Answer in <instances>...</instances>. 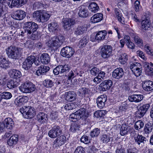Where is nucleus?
I'll return each instance as SVG.
<instances>
[{
  "label": "nucleus",
  "mask_w": 153,
  "mask_h": 153,
  "mask_svg": "<svg viewBox=\"0 0 153 153\" xmlns=\"http://www.w3.org/2000/svg\"><path fill=\"white\" fill-rule=\"evenodd\" d=\"M20 91L23 93H30L34 91L36 89L35 85L30 82H26L22 85L19 88Z\"/></svg>",
  "instance_id": "5"
},
{
  "label": "nucleus",
  "mask_w": 153,
  "mask_h": 153,
  "mask_svg": "<svg viewBox=\"0 0 153 153\" xmlns=\"http://www.w3.org/2000/svg\"><path fill=\"white\" fill-rule=\"evenodd\" d=\"M10 67L9 62L2 55H0V68L6 69Z\"/></svg>",
  "instance_id": "22"
},
{
  "label": "nucleus",
  "mask_w": 153,
  "mask_h": 153,
  "mask_svg": "<svg viewBox=\"0 0 153 153\" xmlns=\"http://www.w3.org/2000/svg\"><path fill=\"white\" fill-rule=\"evenodd\" d=\"M137 55L139 56L144 60L146 61L147 60V58L145 57L143 53L140 51H137Z\"/></svg>",
  "instance_id": "64"
},
{
  "label": "nucleus",
  "mask_w": 153,
  "mask_h": 153,
  "mask_svg": "<svg viewBox=\"0 0 153 153\" xmlns=\"http://www.w3.org/2000/svg\"><path fill=\"white\" fill-rule=\"evenodd\" d=\"M75 23V20L74 19H66L63 22V26L65 30H69L71 26L74 25Z\"/></svg>",
  "instance_id": "16"
},
{
  "label": "nucleus",
  "mask_w": 153,
  "mask_h": 153,
  "mask_svg": "<svg viewBox=\"0 0 153 153\" xmlns=\"http://www.w3.org/2000/svg\"><path fill=\"white\" fill-rule=\"evenodd\" d=\"M128 60V56L125 53H122L119 57V61L122 64H125Z\"/></svg>",
  "instance_id": "39"
},
{
  "label": "nucleus",
  "mask_w": 153,
  "mask_h": 153,
  "mask_svg": "<svg viewBox=\"0 0 153 153\" xmlns=\"http://www.w3.org/2000/svg\"><path fill=\"white\" fill-rule=\"evenodd\" d=\"M35 58V56H28L23 62V68L27 70L30 69L33 63Z\"/></svg>",
  "instance_id": "13"
},
{
  "label": "nucleus",
  "mask_w": 153,
  "mask_h": 153,
  "mask_svg": "<svg viewBox=\"0 0 153 153\" xmlns=\"http://www.w3.org/2000/svg\"><path fill=\"white\" fill-rule=\"evenodd\" d=\"M89 91V89L85 88H82L79 90V94H81L82 96H84L87 94H88Z\"/></svg>",
  "instance_id": "47"
},
{
  "label": "nucleus",
  "mask_w": 153,
  "mask_h": 153,
  "mask_svg": "<svg viewBox=\"0 0 153 153\" xmlns=\"http://www.w3.org/2000/svg\"><path fill=\"white\" fill-rule=\"evenodd\" d=\"M99 8V6L95 2L91 3L89 5V10L94 13L97 12Z\"/></svg>",
  "instance_id": "42"
},
{
  "label": "nucleus",
  "mask_w": 153,
  "mask_h": 153,
  "mask_svg": "<svg viewBox=\"0 0 153 153\" xmlns=\"http://www.w3.org/2000/svg\"><path fill=\"white\" fill-rule=\"evenodd\" d=\"M79 115L82 118L84 116L86 117V109L84 108H81L76 111Z\"/></svg>",
  "instance_id": "54"
},
{
  "label": "nucleus",
  "mask_w": 153,
  "mask_h": 153,
  "mask_svg": "<svg viewBox=\"0 0 153 153\" xmlns=\"http://www.w3.org/2000/svg\"><path fill=\"white\" fill-rule=\"evenodd\" d=\"M9 74L10 77L14 78H17L20 77L21 76V72L16 69H13L10 70Z\"/></svg>",
  "instance_id": "31"
},
{
  "label": "nucleus",
  "mask_w": 153,
  "mask_h": 153,
  "mask_svg": "<svg viewBox=\"0 0 153 153\" xmlns=\"http://www.w3.org/2000/svg\"><path fill=\"white\" fill-rule=\"evenodd\" d=\"M26 16V13L22 10H18L15 11L12 15V17L15 20H21Z\"/></svg>",
  "instance_id": "14"
},
{
  "label": "nucleus",
  "mask_w": 153,
  "mask_h": 153,
  "mask_svg": "<svg viewBox=\"0 0 153 153\" xmlns=\"http://www.w3.org/2000/svg\"><path fill=\"white\" fill-rule=\"evenodd\" d=\"M132 37L134 39L135 42L139 45H143V41L142 39L137 35L133 34Z\"/></svg>",
  "instance_id": "41"
},
{
  "label": "nucleus",
  "mask_w": 153,
  "mask_h": 153,
  "mask_svg": "<svg viewBox=\"0 0 153 153\" xmlns=\"http://www.w3.org/2000/svg\"><path fill=\"white\" fill-rule=\"evenodd\" d=\"M66 100H67L72 101L76 99V95L75 93L72 91H69L65 93Z\"/></svg>",
  "instance_id": "33"
},
{
  "label": "nucleus",
  "mask_w": 153,
  "mask_h": 153,
  "mask_svg": "<svg viewBox=\"0 0 153 153\" xmlns=\"http://www.w3.org/2000/svg\"><path fill=\"white\" fill-rule=\"evenodd\" d=\"M142 87L145 91H149L153 90V82L149 80H146L143 82Z\"/></svg>",
  "instance_id": "18"
},
{
  "label": "nucleus",
  "mask_w": 153,
  "mask_h": 153,
  "mask_svg": "<svg viewBox=\"0 0 153 153\" xmlns=\"http://www.w3.org/2000/svg\"><path fill=\"white\" fill-rule=\"evenodd\" d=\"M111 138L107 134H103L101 137V140L104 143H107L110 141Z\"/></svg>",
  "instance_id": "53"
},
{
  "label": "nucleus",
  "mask_w": 153,
  "mask_h": 153,
  "mask_svg": "<svg viewBox=\"0 0 153 153\" xmlns=\"http://www.w3.org/2000/svg\"><path fill=\"white\" fill-rule=\"evenodd\" d=\"M106 111L104 110L98 111L94 114V116L97 118L103 117L105 114Z\"/></svg>",
  "instance_id": "48"
},
{
  "label": "nucleus",
  "mask_w": 153,
  "mask_h": 153,
  "mask_svg": "<svg viewBox=\"0 0 153 153\" xmlns=\"http://www.w3.org/2000/svg\"><path fill=\"white\" fill-rule=\"evenodd\" d=\"M91 74L93 75L96 76L99 73V70L97 67H94L90 71Z\"/></svg>",
  "instance_id": "59"
},
{
  "label": "nucleus",
  "mask_w": 153,
  "mask_h": 153,
  "mask_svg": "<svg viewBox=\"0 0 153 153\" xmlns=\"http://www.w3.org/2000/svg\"><path fill=\"white\" fill-rule=\"evenodd\" d=\"M103 18V15L102 13H98L94 15L91 18V22L95 23L101 21Z\"/></svg>",
  "instance_id": "24"
},
{
  "label": "nucleus",
  "mask_w": 153,
  "mask_h": 153,
  "mask_svg": "<svg viewBox=\"0 0 153 153\" xmlns=\"http://www.w3.org/2000/svg\"><path fill=\"white\" fill-rule=\"evenodd\" d=\"M88 41V37H84L79 41V47H84L85 46Z\"/></svg>",
  "instance_id": "44"
},
{
  "label": "nucleus",
  "mask_w": 153,
  "mask_h": 153,
  "mask_svg": "<svg viewBox=\"0 0 153 153\" xmlns=\"http://www.w3.org/2000/svg\"><path fill=\"white\" fill-rule=\"evenodd\" d=\"M50 69V68L48 66L42 65L40 66L36 71V74L38 76L43 74L48 71Z\"/></svg>",
  "instance_id": "25"
},
{
  "label": "nucleus",
  "mask_w": 153,
  "mask_h": 153,
  "mask_svg": "<svg viewBox=\"0 0 153 153\" xmlns=\"http://www.w3.org/2000/svg\"><path fill=\"white\" fill-rule=\"evenodd\" d=\"M24 28L25 32L27 34H31L32 33V36H34V37H37L34 33L38 29V25L35 23L32 22H28L25 23Z\"/></svg>",
  "instance_id": "2"
},
{
  "label": "nucleus",
  "mask_w": 153,
  "mask_h": 153,
  "mask_svg": "<svg viewBox=\"0 0 153 153\" xmlns=\"http://www.w3.org/2000/svg\"><path fill=\"white\" fill-rule=\"evenodd\" d=\"M79 8L78 14L79 16L85 17L88 16V11L85 9L84 6H81L79 7Z\"/></svg>",
  "instance_id": "36"
},
{
  "label": "nucleus",
  "mask_w": 153,
  "mask_h": 153,
  "mask_svg": "<svg viewBox=\"0 0 153 153\" xmlns=\"http://www.w3.org/2000/svg\"><path fill=\"white\" fill-rule=\"evenodd\" d=\"M70 66L68 64L59 65L54 69L53 72L55 75H58L59 74L66 73L70 70Z\"/></svg>",
  "instance_id": "8"
},
{
  "label": "nucleus",
  "mask_w": 153,
  "mask_h": 153,
  "mask_svg": "<svg viewBox=\"0 0 153 153\" xmlns=\"http://www.w3.org/2000/svg\"><path fill=\"white\" fill-rule=\"evenodd\" d=\"M27 0H11V5L10 6L18 7L25 4Z\"/></svg>",
  "instance_id": "32"
},
{
  "label": "nucleus",
  "mask_w": 153,
  "mask_h": 153,
  "mask_svg": "<svg viewBox=\"0 0 153 153\" xmlns=\"http://www.w3.org/2000/svg\"><path fill=\"white\" fill-rule=\"evenodd\" d=\"M74 153H85V149L82 146H78L76 149Z\"/></svg>",
  "instance_id": "61"
},
{
  "label": "nucleus",
  "mask_w": 153,
  "mask_h": 153,
  "mask_svg": "<svg viewBox=\"0 0 153 153\" xmlns=\"http://www.w3.org/2000/svg\"><path fill=\"white\" fill-rule=\"evenodd\" d=\"M143 95L141 94H134L128 97L129 101L131 102H140L143 99Z\"/></svg>",
  "instance_id": "21"
},
{
  "label": "nucleus",
  "mask_w": 153,
  "mask_h": 153,
  "mask_svg": "<svg viewBox=\"0 0 153 153\" xmlns=\"http://www.w3.org/2000/svg\"><path fill=\"white\" fill-rule=\"evenodd\" d=\"M48 27L49 30L50 31H53L56 30L58 27V24L57 23L53 22L49 24Z\"/></svg>",
  "instance_id": "46"
},
{
  "label": "nucleus",
  "mask_w": 153,
  "mask_h": 153,
  "mask_svg": "<svg viewBox=\"0 0 153 153\" xmlns=\"http://www.w3.org/2000/svg\"><path fill=\"white\" fill-rule=\"evenodd\" d=\"M66 141V138L64 135H61L57 137L53 142V146L54 148H58L64 144Z\"/></svg>",
  "instance_id": "15"
},
{
  "label": "nucleus",
  "mask_w": 153,
  "mask_h": 153,
  "mask_svg": "<svg viewBox=\"0 0 153 153\" xmlns=\"http://www.w3.org/2000/svg\"><path fill=\"white\" fill-rule=\"evenodd\" d=\"M144 50L146 52V53L150 55H153V51L151 48L149 46L146 45L144 46Z\"/></svg>",
  "instance_id": "58"
},
{
  "label": "nucleus",
  "mask_w": 153,
  "mask_h": 153,
  "mask_svg": "<svg viewBox=\"0 0 153 153\" xmlns=\"http://www.w3.org/2000/svg\"><path fill=\"white\" fill-rule=\"evenodd\" d=\"M76 74L77 75L78 74V73L74 71H70L68 75V80H70L73 79L75 76H76Z\"/></svg>",
  "instance_id": "56"
},
{
  "label": "nucleus",
  "mask_w": 153,
  "mask_h": 153,
  "mask_svg": "<svg viewBox=\"0 0 153 153\" xmlns=\"http://www.w3.org/2000/svg\"><path fill=\"white\" fill-rule=\"evenodd\" d=\"M50 16V14L44 10L35 11L33 14V18L39 22H43L48 21Z\"/></svg>",
  "instance_id": "1"
},
{
  "label": "nucleus",
  "mask_w": 153,
  "mask_h": 153,
  "mask_svg": "<svg viewBox=\"0 0 153 153\" xmlns=\"http://www.w3.org/2000/svg\"><path fill=\"white\" fill-rule=\"evenodd\" d=\"M47 115L43 112L39 113L37 116V120L41 123L46 121Z\"/></svg>",
  "instance_id": "37"
},
{
  "label": "nucleus",
  "mask_w": 153,
  "mask_h": 153,
  "mask_svg": "<svg viewBox=\"0 0 153 153\" xmlns=\"http://www.w3.org/2000/svg\"><path fill=\"white\" fill-rule=\"evenodd\" d=\"M141 25L142 29L148 30L150 26V21L148 19H145L141 21Z\"/></svg>",
  "instance_id": "28"
},
{
  "label": "nucleus",
  "mask_w": 153,
  "mask_h": 153,
  "mask_svg": "<svg viewBox=\"0 0 153 153\" xmlns=\"http://www.w3.org/2000/svg\"><path fill=\"white\" fill-rule=\"evenodd\" d=\"M7 86L10 89L15 88L17 86V83L13 80H11L7 83Z\"/></svg>",
  "instance_id": "51"
},
{
  "label": "nucleus",
  "mask_w": 153,
  "mask_h": 153,
  "mask_svg": "<svg viewBox=\"0 0 153 153\" xmlns=\"http://www.w3.org/2000/svg\"><path fill=\"white\" fill-rule=\"evenodd\" d=\"M129 129L130 128L128 125L125 124H123L122 125L120 129V134L122 136L126 135L129 131Z\"/></svg>",
  "instance_id": "34"
},
{
  "label": "nucleus",
  "mask_w": 153,
  "mask_h": 153,
  "mask_svg": "<svg viewBox=\"0 0 153 153\" xmlns=\"http://www.w3.org/2000/svg\"><path fill=\"white\" fill-rule=\"evenodd\" d=\"M12 97L11 94L8 92H4L1 94V97L5 99H10Z\"/></svg>",
  "instance_id": "50"
},
{
  "label": "nucleus",
  "mask_w": 153,
  "mask_h": 153,
  "mask_svg": "<svg viewBox=\"0 0 153 153\" xmlns=\"http://www.w3.org/2000/svg\"><path fill=\"white\" fill-rule=\"evenodd\" d=\"M145 72L146 74L148 75L152 76L153 75V68L150 67L145 69Z\"/></svg>",
  "instance_id": "63"
},
{
  "label": "nucleus",
  "mask_w": 153,
  "mask_h": 153,
  "mask_svg": "<svg viewBox=\"0 0 153 153\" xmlns=\"http://www.w3.org/2000/svg\"><path fill=\"white\" fill-rule=\"evenodd\" d=\"M62 131L59 126H55L49 131L48 133V135L51 138H55L59 136L62 133Z\"/></svg>",
  "instance_id": "10"
},
{
  "label": "nucleus",
  "mask_w": 153,
  "mask_h": 153,
  "mask_svg": "<svg viewBox=\"0 0 153 153\" xmlns=\"http://www.w3.org/2000/svg\"><path fill=\"white\" fill-rule=\"evenodd\" d=\"M64 108L67 110H71L75 108V105L73 103H69L65 105Z\"/></svg>",
  "instance_id": "60"
},
{
  "label": "nucleus",
  "mask_w": 153,
  "mask_h": 153,
  "mask_svg": "<svg viewBox=\"0 0 153 153\" xmlns=\"http://www.w3.org/2000/svg\"><path fill=\"white\" fill-rule=\"evenodd\" d=\"M43 84L47 88H51L53 85V82L50 79L45 80L43 82Z\"/></svg>",
  "instance_id": "49"
},
{
  "label": "nucleus",
  "mask_w": 153,
  "mask_h": 153,
  "mask_svg": "<svg viewBox=\"0 0 153 153\" xmlns=\"http://www.w3.org/2000/svg\"><path fill=\"white\" fill-rule=\"evenodd\" d=\"M28 100V97L27 96H20L15 100L14 102L17 106H20L24 103L26 102Z\"/></svg>",
  "instance_id": "20"
},
{
  "label": "nucleus",
  "mask_w": 153,
  "mask_h": 153,
  "mask_svg": "<svg viewBox=\"0 0 153 153\" xmlns=\"http://www.w3.org/2000/svg\"><path fill=\"white\" fill-rule=\"evenodd\" d=\"M80 140L82 142L85 144L88 143L90 141L88 137L85 135L82 136Z\"/></svg>",
  "instance_id": "62"
},
{
  "label": "nucleus",
  "mask_w": 153,
  "mask_h": 153,
  "mask_svg": "<svg viewBox=\"0 0 153 153\" xmlns=\"http://www.w3.org/2000/svg\"><path fill=\"white\" fill-rule=\"evenodd\" d=\"M5 128L7 129H11L13 128L14 126L13 120L10 118H6L4 121Z\"/></svg>",
  "instance_id": "26"
},
{
  "label": "nucleus",
  "mask_w": 153,
  "mask_h": 153,
  "mask_svg": "<svg viewBox=\"0 0 153 153\" xmlns=\"http://www.w3.org/2000/svg\"><path fill=\"white\" fill-rule=\"evenodd\" d=\"M112 82L111 80H105L100 84V89L101 91H103L108 90L112 85Z\"/></svg>",
  "instance_id": "17"
},
{
  "label": "nucleus",
  "mask_w": 153,
  "mask_h": 153,
  "mask_svg": "<svg viewBox=\"0 0 153 153\" xmlns=\"http://www.w3.org/2000/svg\"><path fill=\"white\" fill-rule=\"evenodd\" d=\"M40 59L41 62L44 64H47L50 62V57L47 53H42L40 56Z\"/></svg>",
  "instance_id": "27"
},
{
  "label": "nucleus",
  "mask_w": 153,
  "mask_h": 153,
  "mask_svg": "<svg viewBox=\"0 0 153 153\" xmlns=\"http://www.w3.org/2000/svg\"><path fill=\"white\" fill-rule=\"evenodd\" d=\"M18 136L17 134L11 136L7 141V144L10 146H12L16 144L18 140Z\"/></svg>",
  "instance_id": "29"
},
{
  "label": "nucleus",
  "mask_w": 153,
  "mask_h": 153,
  "mask_svg": "<svg viewBox=\"0 0 153 153\" xmlns=\"http://www.w3.org/2000/svg\"><path fill=\"white\" fill-rule=\"evenodd\" d=\"M153 123L150 122L146 124L144 128L145 133L148 134L152 132L153 129Z\"/></svg>",
  "instance_id": "35"
},
{
  "label": "nucleus",
  "mask_w": 153,
  "mask_h": 153,
  "mask_svg": "<svg viewBox=\"0 0 153 153\" xmlns=\"http://www.w3.org/2000/svg\"><path fill=\"white\" fill-rule=\"evenodd\" d=\"M115 11L116 15L118 21L122 23H123L124 22V20L122 18V14L119 10L118 9H115Z\"/></svg>",
  "instance_id": "45"
},
{
  "label": "nucleus",
  "mask_w": 153,
  "mask_h": 153,
  "mask_svg": "<svg viewBox=\"0 0 153 153\" xmlns=\"http://www.w3.org/2000/svg\"><path fill=\"white\" fill-rule=\"evenodd\" d=\"M100 133V129L98 128H96L91 131L90 135L92 137H97L99 135Z\"/></svg>",
  "instance_id": "52"
},
{
  "label": "nucleus",
  "mask_w": 153,
  "mask_h": 153,
  "mask_svg": "<svg viewBox=\"0 0 153 153\" xmlns=\"http://www.w3.org/2000/svg\"><path fill=\"white\" fill-rule=\"evenodd\" d=\"M112 47L110 45H105L102 47L100 53L102 57L104 59L108 58L112 55Z\"/></svg>",
  "instance_id": "6"
},
{
  "label": "nucleus",
  "mask_w": 153,
  "mask_h": 153,
  "mask_svg": "<svg viewBox=\"0 0 153 153\" xmlns=\"http://www.w3.org/2000/svg\"><path fill=\"white\" fill-rule=\"evenodd\" d=\"M150 107L149 104L147 103L140 106L135 112L136 117L141 118L143 117Z\"/></svg>",
  "instance_id": "9"
},
{
  "label": "nucleus",
  "mask_w": 153,
  "mask_h": 153,
  "mask_svg": "<svg viewBox=\"0 0 153 153\" xmlns=\"http://www.w3.org/2000/svg\"><path fill=\"white\" fill-rule=\"evenodd\" d=\"M20 49L16 47L10 46L7 50V54L10 58L13 59H17L20 56Z\"/></svg>",
  "instance_id": "4"
},
{
  "label": "nucleus",
  "mask_w": 153,
  "mask_h": 153,
  "mask_svg": "<svg viewBox=\"0 0 153 153\" xmlns=\"http://www.w3.org/2000/svg\"><path fill=\"white\" fill-rule=\"evenodd\" d=\"M87 28L86 25L79 26L75 31V34L77 35L82 34L86 32L87 30Z\"/></svg>",
  "instance_id": "30"
},
{
  "label": "nucleus",
  "mask_w": 153,
  "mask_h": 153,
  "mask_svg": "<svg viewBox=\"0 0 153 153\" xmlns=\"http://www.w3.org/2000/svg\"><path fill=\"white\" fill-rule=\"evenodd\" d=\"M134 8L136 12H139L140 10V2L138 0L136 1L134 4Z\"/></svg>",
  "instance_id": "57"
},
{
  "label": "nucleus",
  "mask_w": 153,
  "mask_h": 153,
  "mask_svg": "<svg viewBox=\"0 0 153 153\" xmlns=\"http://www.w3.org/2000/svg\"><path fill=\"white\" fill-rule=\"evenodd\" d=\"M62 37L55 36L52 39V41L49 42L48 46L50 47H53L58 48L60 47L63 43V40Z\"/></svg>",
  "instance_id": "11"
},
{
  "label": "nucleus",
  "mask_w": 153,
  "mask_h": 153,
  "mask_svg": "<svg viewBox=\"0 0 153 153\" xmlns=\"http://www.w3.org/2000/svg\"><path fill=\"white\" fill-rule=\"evenodd\" d=\"M134 139L135 143L139 145L141 143H144V142H146V137L138 134L136 137H134Z\"/></svg>",
  "instance_id": "38"
},
{
  "label": "nucleus",
  "mask_w": 153,
  "mask_h": 153,
  "mask_svg": "<svg viewBox=\"0 0 153 153\" xmlns=\"http://www.w3.org/2000/svg\"><path fill=\"white\" fill-rule=\"evenodd\" d=\"M74 52L75 50L72 47L66 46L62 49L61 54L65 58H70L73 55Z\"/></svg>",
  "instance_id": "7"
},
{
  "label": "nucleus",
  "mask_w": 153,
  "mask_h": 153,
  "mask_svg": "<svg viewBox=\"0 0 153 153\" xmlns=\"http://www.w3.org/2000/svg\"><path fill=\"white\" fill-rule=\"evenodd\" d=\"M20 111L24 117L27 119L32 118L36 114L35 110L30 106L23 107L20 108Z\"/></svg>",
  "instance_id": "3"
},
{
  "label": "nucleus",
  "mask_w": 153,
  "mask_h": 153,
  "mask_svg": "<svg viewBox=\"0 0 153 153\" xmlns=\"http://www.w3.org/2000/svg\"><path fill=\"white\" fill-rule=\"evenodd\" d=\"M144 123L141 120L137 121L134 125L135 129L137 130H140L144 126Z\"/></svg>",
  "instance_id": "43"
},
{
  "label": "nucleus",
  "mask_w": 153,
  "mask_h": 153,
  "mask_svg": "<svg viewBox=\"0 0 153 153\" xmlns=\"http://www.w3.org/2000/svg\"><path fill=\"white\" fill-rule=\"evenodd\" d=\"M70 118L74 120H79L81 118L77 111L71 114L70 116Z\"/></svg>",
  "instance_id": "55"
},
{
  "label": "nucleus",
  "mask_w": 153,
  "mask_h": 153,
  "mask_svg": "<svg viewBox=\"0 0 153 153\" xmlns=\"http://www.w3.org/2000/svg\"><path fill=\"white\" fill-rule=\"evenodd\" d=\"M124 74L123 69L120 68L115 69L112 73V76L113 78L120 79L121 78Z\"/></svg>",
  "instance_id": "19"
},
{
  "label": "nucleus",
  "mask_w": 153,
  "mask_h": 153,
  "mask_svg": "<svg viewBox=\"0 0 153 153\" xmlns=\"http://www.w3.org/2000/svg\"><path fill=\"white\" fill-rule=\"evenodd\" d=\"M107 33V32L105 30L100 31L97 32L95 37V39L100 41L104 40Z\"/></svg>",
  "instance_id": "23"
},
{
  "label": "nucleus",
  "mask_w": 153,
  "mask_h": 153,
  "mask_svg": "<svg viewBox=\"0 0 153 153\" xmlns=\"http://www.w3.org/2000/svg\"><path fill=\"white\" fill-rule=\"evenodd\" d=\"M140 64L137 62L132 63L130 64V68L134 74L136 76H139L141 73Z\"/></svg>",
  "instance_id": "12"
},
{
  "label": "nucleus",
  "mask_w": 153,
  "mask_h": 153,
  "mask_svg": "<svg viewBox=\"0 0 153 153\" xmlns=\"http://www.w3.org/2000/svg\"><path fill=\"white\" fill-rule=\"evenodd\" d=\"M80 127V123L78 122H76L72 124L70 129L71 131L74 132L78 131Z\"/></svg>",
  "instance_id": "40"
}]
</instances>
